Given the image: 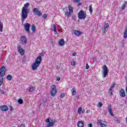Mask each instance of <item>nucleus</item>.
<instances>
[{
    "label": "nucleus",
    "instance_id": "nucleus-12",
    "mask_svg": "<svg viewBox=\"0 0 127 127\" xmlns=\"http://www.w3.org/2000/svg\"><path fill=\"white\" fill-rule=\"evenodd\" d=\"M21 41L22 44H26L27 43V41L26 40V37L25 36H23L21 37Z\"/></svg>",
    "mask_w": 127,
    "mask_h": 127
},
{
    "label": "nucleus",
    "instance_id": "nucleus-25",
    "mask_svg": "<svg viewBox=\"0 0 127 127\" xmlns=\"http://www.w3.org/2000/svg\"><path fill=\"white\" fill-rule=\"evenodd\" d=\"M126 7H127V5H126V4H123L121 7L122 10H125V9H126Z\"/></svg>",
    "mask_w": 127,
    "mask_h": 127
},
{
    "label": "nucleus",
    "instance_id": "nucleus-53",
    "mask_svg": "<svg viewBox=\"0 0 127 127\" xmlns=\"http://www.w3.org/2000/svg\"><path fill=\"white\" fill-rule=\"evenodd\" d=\"M126 123H127V117L126 118Z\"/></svg>",
    "mask_w": 127,
    "mask_h": 127
},
{
    "label": "nucleus",
    "instance_id": "nucleus-21",
    "mask_svg": "<svg viewBox=\"0 0 127 127\" xmlns=\"http://www.w3.org/2000/svg\"><path fill=\"white\" fill-rule=\"evenodd\" d=\"M2 29H3V24L2 22H0V31L2 32Z\"/></svg>",
    "mask_w": 127,
    "mask_h": 127
},
{
    "label": "nucleus",
    "instance_id": "nucleus-22",
    "mask_svg": "<svg viewBox=\"0 0 127 127\" xmlns=\"http://www.w3.org/2000/svg\"><path fill=\"white\" fill-rule=\"evenodd\" d=\"M124 38H127V27L125 28V31L124 32Z\"/></svg>",
    "mask_w": 127,
    "mask_h": 127
},
{
    "label": "nucleus",
    "instance_id": "nucleus-48",
    "mask_svg": "<svg viewBox=\"0 0 127 127\" xmlns=\"http://www.w3.org/2000/svg\"><path fill=\"white\" fill-rule=\"evenodd\" d=\"M0 92H1V94H3V95H4V92H3V90H1Z\"/></svg>",
    "mask_w": 127,
    "mask_h": 127
},
{
    "label": "nucleus",
    "instance_id": "nucleus-47",
    "mask_svg": "<svg viewBox=\"0 0 127 127\" xmlns=\"http://www.w3.org/2000/svg\"><path fill=\"white\" fill-rule=\"evenodd\" d=\"M86 69H89V65H88V64H87L86 65Z\"/></svg>",
    "mask_w": 127,
    "mask_h": 127
},
{
    "label": "nucleus",
    "instance_id": "nucleus-19",
    "mask_svg": "<svg viewBox=\"0 0 127 127\" xmlns=\"http://www.w3.org/2000/svg\"><path fill=\"white\" fill-rule=\"evenodd\" d=\"M77 92V90H76V88H72L71 89V94L72 96H75Z\"/></svg>",
    "mask_w": 127,
    "mask_h": 127
},
{
    "label": "nucleus",
    "instance_id": "nucleus-29",
    "mask_svg": "<svg viewBox=\"0 0 127 127\" xmlns=\"http://www.w3.org/2000/svg\"><path fill=\"white\" fill-rule=\"evenodd\" d=\"M97 107H98V108H101V107H103V103L101 102L98 103L97 104Z\"/></svg>",
    "mask_w": 127,
    "mask_h": 127
},
{
    "label": "nucleus",
    "instance_id": "nucleus-3",
    "mask_svg": "<svg viewBox=\"0 0 127 127\" xmlns=\"http://www.w3.org/2000/svg\"><path fill=\"white\" fill-rule=\"evenodd\" d=\"M67 7L69 12L66 11L64 15H66V16H67V17H69V16H71L72 14H73V7L70 4L67 6Z\"/></svg>",
    "mask_w": 127,
    "mask_h": 127
},
{
    "label": "nucleus",
    "instance_id": "nucleus-39",
    "mask_svg": "<svg viewBox=\"0 0 127 127\" xmlns=\"http://www.w3.org/2000/svg\"><path fill=\"white\" fill-rule=\"evenodd\" d=\"M115 86H116V83H114L112 85H111V87L112 88H115Z\"/></svg>",
    "mask_w": 127,
    "mask_h": 127
},
{
    "label": "nucleus",
    "instance_id": "nucleus-40",
    "mask_svg": "<svg viewBox=\"0 0 127 127\" xmlns=\"http://www.w3.org/2000/svg\"><path fill=\"white\" fill-rule=\"evenodd\" d=\"M100 126L101 127H106V125L103 123L100 125Z\"/></svg>",
    "mask_w": 127,
    "mask_h": 127
},
{
    "label": "nucleus",
    "instance_id": "nucleus-57",
    "mask_svg": "<svg viewBox=\"0 0 127 127\" xmlns=\"http://www.w3.org/2000/svg\"><path fill=\"white\" fill-rule=\"evenodd\" d=\"M26 90H28V89H27Z\"/></svg>",
    "mask_w": 127,
    "mask_h": 127
},
{
    "label": "nucleus",
    "instance_id": "nucleus-37",
    "mask_svg": "<svg viewBox=\"0 0 127 127\" xmlns=\"http://www.w3.org/2000/svg\"><path fill=\"white\" fill-rule=\"evenodd\" d=\"M71 65H72L73 66H75V65H76V63L75 62H72L71 63Z\"/></svg>",
    "mask_w": 127,
    "mask_h": 127
},
{
    "label": "nucleus",
    "instance_id": "nucleus-34",
    "mask_svg": "<svg viewBox=\"0 0 127 127\" xmlns=\"http://www.w3.org/2000/svg\"><path fill=\"white\" fill-rule=\"evenodd\" d=\"M60 97H61V98H64V97H65V94L61 93L60 94Z\"/></svg>",
    "mask_w": 127,
    "mask_h": 127
},
{
    "label": "nucleus",
    "instance_id": "nucleus-45",
    "mask_svg": "<svg viewBox=\"0 0 127 127\" xmlns=\"http://www.w3.org/2000/svg\"><path fill=\"white\" fill-rule=\"evenodd\" d=\"M116 123H118V124H120V120L117 119L116 120Z\"/></svg>",
    "mask_w": 127,
    "mask_h": 127
},
{
    "label": "nucleus",
    "instance_id": "nucleus-36",
    "mask_svg": "<svg viewBox=\"0 0 127 127\" xmlns=\"http://www.w3.org/2000/svg\"><path fill=\"white\" fill-rule=\"evenodd\" d=\"M46 123H50V118H48L46 120Z\"/></svg>",
    "mask_w": 127,
    "mask_h": 127
},
{
    "label": "nucleus",
    "instance_id": "nucleus-55",
    "mask_svg": "<svg viewBox=\"0 0 127 127\" xmlns=\"http://www.w3.org/2000/svg\"><path fill=\"white\" fill-rule=\"evenodd\" d=\"M82 113H84V111H82Z\"/></svg>",
    "mask_w": 127,
    "mask_h": 127
},
{
    "label": "nucleus",
    "instance_id": "nucleus-8",
    "mask_svg": "<svg viewBox=\"0 0 127 127\" xmlns=\"http://www.w3.org/2000/svg\"><path fill=\"white\" fill-rule=\"evenodd\" d=\"M17 50L18 51L21 56H22V55H24V50L22 49L21 46H17Z\"/></svg>",
    "mask_w": 127,
    "mask_h": 127
},
{
    "label": "nucleus",
    "instance_id": "nucleus-16",
    "mask_svg": "<svg viewBox=\"0 0 127 127\" xmlns=\"http://www.w3.org/2000/svg\"><path fill=\"white\" fill-rule=\"evenodd\" d=\"M55 124V121L52 120L51 122L49 123V124L46 125V127H53V126H54Z\"/></svg>",
    "mask_w": 127,
    "mask_h": 127
},
{
    "label": "nucleus",
    "instance_id": "nucleus-32",
    "mask_svg": "<svg viewBox=\"0 0 127 127\" xmlns=\"http://www.w3.org/2000/svg\"><path fill=\"white\" fill-rule=\"evenodd\" d=\"M108 93L109 94V95H110V96H113V90H109L108 91Z\"/></svg>",
    "mask_w": 127,
    "mask_h": 127
},
{
    "label": "nucleus",
    "instance_id": "nucleus-51",
    "mask_svg": "<svg viewBox=\"0 0 127 127\" xmlns=\"http://www.w3.org/2000/svg\"><path fill=\"white\" fill-rule=\"evenodd\" d=\"M124 4H127V1H125V3Z\"/></svg>",
    "mask_w": 127,
    "mask_h": 127
},
{
    "label": "nucleus",
    "instance_id": "nucleus-42",
    "mask_svg": "<svg viewBox=\"0 0 127 127\" xmlns=\"http://www.w3.org/2000/svg\"><path fill=\"white\" fill-rule=\"evenodd\" d=\"M73 1L74 2H79V1H80V0H74Z\"/></svg>",
    "mask_w": 127,
    "mask_h": 127
},
{
    "label": "nucleus",
    "instance_id": "nucleus-4",
    "mask_svg": "<svg viewBox=\"0 0 127 127\" xmlns=\"http://www.w3.org/2000/svg\"><path fill=\"white\" fill-rule=\"evenodd\" d=\"M87 16V14H86L84 11L81 10L78 12V17L79 19H85Z\"/></svg>",
    "mask_w": 127,
    "mask_h": 127
},
{
    "label": "nucleus",
    "instance_id": "nucleus-20",
    "mask_svg": "<svg viewBox=\"0 0 127 127\" xmlns=\"http://www.w3.org/2000/svg\"><path fill=\"white\" fill-rule=\"evenodd\" d=\"M12 75H10V74H8L7 77H6V79L8 80V81H11V80H12Z\"/></svg>",
    "mask_w": 127,
    "mask_h": 127
},
{
    "label": "nucleus",
    "instance_id": "nucleus-7",
    "mask_svg": "<svg viewBox=\"0 0 127 127\" xmlns=\"http://www.w3.org/2000/svg\"><path fill=\"white\" fill-rule=\"evenodd\" d=\"M5 75V67L4 66H2L0 68V76L1 77H3Z\"/></svg>",
    "mask_w": 127,
    "mask_h": 127
},
{
    "label": "nucleus",
    "instance_id": "nucleus-49",
    "mask_svg": "<svg viewBox=\"0 0 127 127\" xmlns=\"http://www.w3.org/2000/svg\"><path fill=\"white\" fill-rule=\"evenodd\" d=\"M110 90L113 91V87H111L109 89Z\"/></svg>",
    "mask_w": 127,
    "mask_h": 127
},
{
    "label": "nucleus",
    "instance_id": "nucleus-52",
    "mask_svg": "<svg viewBox=\"0 0 127 127\" xmlns=\"http://www.w3.org/2000/svg\"><path fill=\"white\" fill-rule=\"evenodd\" d=\"M86 113H90V110H87Z\"/></svg>",
    "mask_w": 127,
    "mask_h": 127
},
{
    "label": "nucleus",
    "instance_id": "nucleus-43",
    "mask_svg": "<svg viewBox=\"0 0 127 127\" xmlns=\"http://www.w3.org/2000/svg\"><path fill=\"white\" fill-rule=\"evenodd\" d=\"M77 55V53L76 52H74L72 54V56H76Z\"/></svg>",
    "mask_w": 127,
    "mask_h": 127
},
{
    "label": "nucleus",
    "instance_id": "nucleus-27",
    "mask_svg": "<svg viewBox=\"0 0 127 127\" xmlns=\"http://www.w3.org/2000/svg\"><path fill=\"white\" fill-rule=\"evenodd\" d=\"M108 27H109V23H106L104 26V28L105 29H108Z\"/></svg>",
    "mask_w": 127,
    "mask_h": 127
},
{
    "label": "nucleus",
    "instance_id": "nucleus-23",
    "mask_svg": "<svg viewBox=\"0 0 127 127\" xmlns=\"http://www.w3.org/2000/svg\"><path fill=\"white\" fill-rule=\"evenodd\" d=\"M88 9L91 14H92V13H93V8L92 7V4L90 5V6H89Z\"/></svg>",
    "mask_w": 127,
    "mask_h": 127
},
{
    "label": "nucleus",
    "instance_id": "nucleus-2",
    "mask_svg": "<svg viewBox=\"0 0 127 127\" xmlns=\"http://www.w3.org/2000/svg\"><path fill=\"white\" fill-rule=\"evenodd\" d=\"M41 61H42V58L41 56L38 57L36 59L35 62L32 65V70H36V69L39 67V65L41 63Z\"/></svg>",
    "mask_w": 127,
    "mask_h": 127
},
{
    "label": "nucleus",
    "instance_id": "nucleus-13",
    "mask_svg": "<svg viewBox=\"0 0 127 127\" xmlns=\"http://www.w3.org/2000/svg\"><path fill=\"white\" fill-rule=\"evenodd\" d=\"M120 96L122 97L123 98H125L126 97V92L125 90L122 89L119 92Z\"/></svg>",
    "mask_w": 127,
    "mask_h": 127
},
{
    "label": "nucleus",
    "instance_id": "nucleus-44",
    "mask_svg": "<svg viewBox=\"0 0 127 127\" xmlns=\"http://www.w3.org/2000/svg\"><path fill=\"white\" fill-rule=\"evenodd\" d=\"M10 111H13V108L12 106H10Z\"/></svg>",
    "mask_w": 127,
    "mask_h": 127
},
{
    "label": "nucleus",
    "instance_id": "nucleus-33",
    "mask_svg": "<svg viewBox=\"0 0 127 127\" xmlns=\"http://www.w3.org/2000/svg\"><path fill=\"white\" fill-rule=\"evenodd\" d=\"M97 124L98 125H99L100 126H101L103 123H102V122L101 121V120H98Z\"/></svg>",
    "mask_w": 127,
    "mask_h": 127
},
{
    "label": "nucleus",
    "instance_id": "nucleus-6",
    "mask_svg": "<svg viewBox=\"0 0 127 127\" xmlns=\"http://www.w3.org/2000/svg\"><path fill=\"white\" fill-rule=\"evenodd\" d=\"M52 90L51 92V96H55L56 95V93H57V89H56V86L53 85H52Z\"/></svg>",
    "mask_w": 127,
    "mask_h": 127
},
{
    "label": "nucleus",
    "instance_id": "nucleus-46",
    "mask_svg": "<svg viewBox=\"0 0 127 127\" xmlns=\"http://www.w3.org/2000/svg\"><path fill=\"white\" fill-rule=\"evenodd\" d=\"M88 127H93V124H90L88 125Z\"/></svg>",
    "mask_w": 127,
    "mask_h": 127
},
{
    "label": "nucleus",
    "instance_id": "nucleus-28",
    "mask_svg": "<svg viewBox=\"0 0 127 127\" xmlns=\"http://www.w3.org/2000/svg\"><path fill=\"white\" fill-rule=\"evenodd\" d=\"M31 30H32V31H33L34 32H35V25H32Z\"/></svg>",
    "mask_w": 127,
    "mask_h": 127
},
{
    "label": "nucleus",
    "instance_id": "nucleus-10",
    "mask_svg": "<svg viewBox=\"0 0 127 127\" xmlns=\"http://www.w3.org/2000/svg\"><path fill=\"white\" fill-rule=\"evenodd\" d=\"M29 27H30V24L26 23L24 25V29L26 30V32H28V33H30V31H29Z\"/></svg>",
    "mask_w": 127,
    "mask_h": 127
},
{
    "label": "nucleus",
    "instance_id": "nucleus-18",
    "mask_svg": "<svg viewBox=\"0 0 127 127\" xmlns=\"http://www.w3.org/2000/svg\"><path fill=\"white\" fill-rule=\"evenodd\" d=\"M59 44L60 46H63L64 44H65V42L64 41V39H62L59 41Z\"/></svg>",
    "mask_w": 127,
    "mask_h": 127
},
{
    "label": "nucleus",
    "instance_id": "nucleus-9",
    "mask_svg": "<svg viewBox=\"0 0 127 127\" xmlns=\"http://www.w3.org/2000/svg\"><path fill=\"white\" fill-rule=\"evenodd\" d=\"M33 12L34 14L38 15V16H41V15H42V13H41V12L38 10V9H37V8H34Z\"/></svg>",
    "mask_w": 127,
    "mask_h": 127
},
{
    "label": "nucleus",
    "instance_id": "nucleus-26",
    "mask_svg": "<svg viewBox=\"0 0 127 127\" xmlns=\"http://www.w3.org/2000/svg\"><path fill=\"white\" fill-rule=\"evenodd\" d=\"M35 90V89H34V87L31 86L30 87L29 91V92H34Z\"/></svg>",
    "mask_w": 127,
    "mask_h": 127
},
{
    "label": "nucleus",
    "instance_id": "nucleus-56",
    "mask_svg": "<svg viewBox=\"0 0 127 127\" xmlns=\"http://www.w3.org/2000/svg\"><path fill=\"white\" fill-rule=\"evenodd\" d=\"M82 113H84V111H82Z\"/></svg>",
    "mask_w": 127,
    "mask_h": 127
},
{
    "label": "nucleus",
    "instance_id": "nucleus-17",
    "mask_svg": "<svg viewBox=\"0 0 127 127\" xmlns=\"http://www.w3.org/2000/svg\"><path fill=\"white\" fill-rule=\"evenodd\" d=\"M77 127H84V123H83V121H78L77 123Z\"/></svg>",
    "mask_w": 127,
    "mask_h": 127
},
{
    "label": "nucleus",
    "instance_id": "nucleus-38",
    "mask_svg": "<svg viewBox=\"0 0 127 127\" xmlns=\"http://www.w3.org/2000/svg\"><path fill=\"white\" fill-rule=\"evenodd\" d=\"M25 58H26V57H24V59H25ZM24 59H23L22 63H25L26 61L24 60Z\"/></svg>",
    "mask_w": 127,
    "mask_h": 127
},
{
    "label": "nucleus",
    "instance_id": "nucleus-50",
    "mask_svg": "<svg viewBox=\"0 0 127 127\" xmlns=\"http://www.w3.org/2000/svg\"><path fill=\"white\" fill-rule=\"evenodd\" d=\"M57 81H60V78H57Z\"/></svg>",
    "mask_w": 127,
    "mask_h": 127
},
{
    "label": "nucleus",
    "instance_id": "nucleus-41",
    "mask_svg": "<svg viewBox=\"0 0 127 127\" xmlns=\"http://www.w3.org/2000/svg\"><path fill=\"white\" fill-rule=\"evenodd\" d=\"M43 17L44 18H46V17H47V15H46V14H44L43 15Z\"/></svg>",
    "mask_w": 127,
    "mask_h": 127
},
{
    "label": "nucleus",
    "instance_id": "nucleus-5",
    "mask_svg": "<svg viewBox=\"0 0 127 127\" xmlns=\"http://www.w3.org/2000/svg\"><path fill=\"white\" fill-rule=\"evenodd\" d=\"M103 70V78H106L108 76V74H109V68H108L107 65H104Z\"/></svg>",
    "mask_w": 127,
    "mask_h": 127
},
{
    "label": "nucleus",
    "instance_id": "nucleus-11",
    "mask_svg": "<svg viewBox=\"0 0 127 127\" xmlns=\"http://www.w3.org/2000/svg\"><path fill=\"white\" fill-rule=\"evenodd\" d=\"M73 34L75 36H80V35H82V34H83V32L81 31L75 30L73 31Z\"/></svg>",
    "mask_w": 127,
    "mask_h": 127
},
{
    "label": "nucleus",
    "instance_id": "nucleus-24",
    "mask_svg": "<svg viewBox=\"0 0 127 127\" xmlns=\"http://www.w3.org/2000/svg\"><path fill=\"white\" fill-rule=\"evenodd\" d=\"M18 104H20V105H22V104H23V100H22V99L20 98L18 100Z\"/></svg>",
    "mask_w": 127,
    "mask_h": 127
},
{
    "label": "nucleus",
    "instance_id": "nucleus-14",
    "mask_svg": "<svg viewBox=\"0 0 127 127\" xmlns=\"http://www.w3.org/2000/svg\"><path fill=\"white\" fill-rule=\"evenodd\" d=\"M0 109H1V111H2V112H6V111H8V107L6 105L0 106Z\"/></svg>",
    "mask_w": 127,
    "mask_h": 127
},
{
    "label": "nucleus",
    "instance_id": "nucleus-1",
    "mask_svg": "<svg viewBox=\"0 0 127 127\" xmlns=\"http://www.w3.org/2000/svg\"><path fill=\"white\" fill-rule=\"evenodd\" d=\"M30 3L27 2L26 4H24V6L22 8V12L21 14V19L22 21V23L24 22V20L27 18V16H28V13L30 12V10L27 7L29 6Z\"/></svg>",
    "mask_w": 127,
    "mask_h": 127
},
{
    "label": "nucleus",
    "instance_id": "nucleus-15",
    "mask_svg": "<svg viewBox=\"0 0 127 127\" xmlns=\"http://www.w3.org/2000/svg\"><path fill=\"white\" fill-rule=\"evenodd\" d=\"M108 111L110 115H111L112 117H114V113H113V108H112V106L111 105L108 106Z\"/></svg>",
    "mask_w": 127,
    "mask_h": 127
},
{
    "label": "nucleus",
    "instance_id": "nucleus-31",
    "mask_svg": "<svg viewBox=\"0 0 127 127\" xmlns=\"http://www.w3.org/2000/svg\"><path fill=\"white\" fill-rule=\"evenodd\" d=\"M82 111V108H79L78 110V114L81 115V112Z\"/></svg>",
    "mask_w": 127,
    "mask_h": 127
},
{
    "label": "nucleus",
    "instance_id": "nucleus-54",
    "mask_svg": "<svg viewBox=\"0 0 127 127\" xmlns=\"http://www.w3.org/2000/svg\"><path fill=\"white\" fill-rule=\"evenodd\" d=\"M76 18L74 16L73 17V19H75Z\"/></svg>",
    "mask_w": 127,
    "mask_h": 127
},
{
    "label": "nucleus",
    "instance_id": "nucleus-35",
    "mask_svg": "<svg viewBox=\"0 0 127 127\" xmlns=\"http://www.w3.org/2000/svg\"><path fill=\"white\" fill-rule=\"evenodd\" d=\"M107 31H108V29H104L103 30V33L104 34H105V33H106V32H107Z\"/></svg>",
    "mask_w": 127,
    "mask_h": 127
},
{
    "label": "nucleus",
    "instance_id": "nucleus-30",
    "mask_svg": "<svg viewBox=\"0 0 127 127\" xmlns=\"http://www.w3.org/2000/svg\"><path fill=\"white\" fill-rule=\"evenodd\" d=\"M53 28H54V31L55 32H56L57 33V28H56V26H55V25H53Z\"/></svg>",
    "mask_w": 127,
    "mask_h": 127
}]
</instances>
